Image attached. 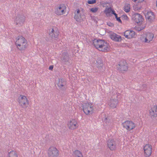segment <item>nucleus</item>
Segmentation results:
<instances>
[{"label":"nucleus","instance_id":"nucleus-1","mask_svg":"<svg viewBox=\"0 0 157 157\" xmlns=\"http://www.w3.org/2000/svg\"><path fill=\"white\" fill-rule=\"evenodd\" d=\"M94 45L98 50L104 52H108L110 50L109 44L104 40H93Z\"/></svg>","mask_w":157,"mask_h":157},{"label":"nucleus","instance_id":"nucleus-2","mask_svg":"<svg viewBox=\"0 0 157 157\" xmlns=\"http://www.w3.org/2000/svg\"><path fill=\"white\" fill-rule=\"evenodd\" d=\"M121 125L124 129L128 131L133 130L136 126L135 123L131 120H126L123 122Z\"/></svg>","mask_w":157,"mask_h":157},{"label":"nucleus","instance_id":"nucleus-3","mask_svg":"<svg viewBox=\"0 0 157 157\" xmlns=\"http://www.w3.org/2000/svg\"><path fill=\"white\" fill-rule=\"evenodd\" d=\"M83 112L86 115L92 114L94 111V105L92 103L87 102L84 103L82 106Z\"/></svg>","mask_w":157,"mask_h":157},{"label":"nucleus","instance_id":"nucleus-4","mask_svg":"<svg viewBox=\"0 0 157 157\" xmlns=\"http://www.w3.org/2000/svg\"><path fill=\"white\" fill-rule=\"evenodd\" d=\"M85 17V13L83 9L80 8L76 10L75 12L74 18L76 21L81 22Z\"/></svg>","mask_w":157,"mask_h":157},{"label":"nucleus","instance_id":"nucleus-5","mask_svg":"<svg viewBox=\"0 0 157 157\" xmlns=\"http://www.w3.org/2000/svg\"><path fill=\"white\" fill-rule=\"evenodd\" d=\"M18 102L20 106L22 108L25 109L29 105V101L26 97L21 95L18 98Z\"/></svg>","mask_w":157,"mask_h":157},{"label":"nucleus","instance_id":"nucleus-6","mask_svg":"<svg viewBox=\"0 0 157 157\" xmlns=\"http://www.w3.org/2000/svg\"><path fill=\"white\" fill-rule=\"evenodd\" d=\"M67 7L64 4H60L56 6L55 9V13L58 15H61L66 12Z\"/></svg>","mask_w":157,"mask_h":157},{"label":"nucleus","instance_id":"nucleus-7","mask_svg":"<svg viewBox=\"0 0 157 157\" xmlns=\"http://www.w3.org/2000/svg\"><path fill=\"white\" fill-rule=\"evenodd\" d=\"M48 157H58L59 154V151L55 147L51 146L47 151Z\"/></svg>","mask_w":157,"mask_h":157},{"label":"nucleus","instance_id":"nucleus-8","mask_svg":"<svg viewBox=\"0 0 157 157\" xmlns=\"http://www.w3.org/2000/svg\"><path fill=\"white\" fill-rule=\"evenodd\" d=\"M15 44L17 48L21 51L25 50L28 46L26 40H16Z\"/></svg>","mask_w":157,"mask_h":157},{"label":"nucleus","instance_id":"nucleus-9","mask_svg":"<svg viewBox=\"0 0 157 157\" xmlns=\"http://www.w3.org/2000/svg\"><path fill=\"white\" fill-rule=\"evenodd\" d=\"M25 20V17L22 14L17 15L14 19V22L19 26H22L24 24Z\"/></svg>","mask_w":157,"mask_h":157},{"label":"nucleus","instance_id":"nucleus-10","mask_svg":"<svg viewBox=\"0 0 157 157\" xmlns=\"http://www.w3.org/2000/svg\"><path fill=\"white\" fill-rule=\"evenodd\" d=\"M144 155L145 157H149L152 152V145L149 144H145L143 147Z\"/></svg>","mask_w":157,"mask_h":157},{"label":"nucleus","instance_id":"nucleus-11","mask_svg":"<svg viewBox=\"0 0 157 157\" xmlns=\"http://www.w3.org/2000/svg\"><path fill=\"white\" fill-rule=\"evenodd\" d=\"M67 126L71 130H74L78 127L77 121L75 119H72L70 120L67 123Z\"/></svg>","mask_w":157,"mask_h":157},{"label":"nucleus","instance_id":"nucleus-12","mask_svg":"<svg viewBox=\"0 0 157 157\" xmlns=\"http://www.w3.org/2000/svg\"><path fill=\"white\" fill-rule=\"evenodd\" d=\"M118 69L122 72L128 70V64L125 61H121L117 67Z\"/></svg>","mask_w":157,"mask_h":157},{"label":"nucleus","instance_id":"nucleus-13","mask_svg":"<svg viewBox=\"0 0 157 157\" xmlns=\"http://www.w3.org/2000/svg\"><path fill=\"white\" fill-rule=\"evenodd\" d=\"M49 35L52 38H56L59 36V32L58 29L54 27L49 30Z\"/></svg>","mask_w":157,"mask_h":157},{"label":"nucleus","instance_id":"nucleus-14","mask_svg":"<svg viewBox=\"0 0 157 157\" xmlns=\"http://www.w3.org/2000/svg\"><path fill=\"white\" fill-rule=\"evenodd\" d=\"M149 116L151 117H157V105H155L151 107L148 110Z\"/></svg>","mask_w":157,"mask_h":157},{"label":"nucleus","instance_id":"nucleus-15","mask_svg":"<svg viewBox=\"0 0 157 157\" xmlns=\"http://www.w3.org/2000/svg\"><path fill=\"white\" fill-rule=\"evenodd\" d=\"M145 16L147 22L152 23L154 21L155 16L153 12L148 11L145 14Z\"/></svg>","mask_w":157,"mask_h":157},{"label":"nucleus","instance_id":"nucleus-16","mask_svg":"<svg viewBox=\"0 0 157 157\" xmlns=\"http://www.w3.org/2000/svg\"><path fill=\"white\" fill-rule=\"evenodd\" d=\"M132 19L134 21L137 23H141L144 20L142 16L137 13H134L133 15Z\"/></svg>","mask_w":157,"mask_h":157},{"label":"nucleus","instance_id":"nucleus-17","mask_svg":"<svg viewBox=\"0 0 157 157\" xmlns=\"http://www.w3.org/2000/svg\"><path fill=\"white\" fill-rule=\"evenodd\" d=\"M107 146L109 149L111 151L115 150L116 148V142L112 139H109L108 140Z\"/></svg>","mask_w":157,"mask_h":157},{"label":"nucleus","instance_id":"nucleus-18","mask_svg":"<svg viewBox=\"0 0 157 157\" xmlns=\"http://www.w3.org/2000/svg\"><path fill=\"white\" fill-rule=\"evenodd\" d=\"M124 36L127 39L133 38L136 35L135 32L132 30H127L124 33Z\"/></svg>","mask_w":157,"mask_h":157},{"label":"nucleus","instance_id":"nucleus-19","mask_svg":"<svg viewBox=\"0 0 157 157\" xmlns=\"http://www.w3.org/2000/svg\"><path fill=\"white\" fill-rule=\"evenodd\" d=\"M118 101L117 99H111L108 103V105L112 108H117Z\"/></svg>","mask_w":157,"mask_h":157},{"label":"nucleus","instance_id":"nucleus-20","mask_svg":"<svg viewBox=\"0 0 157 157\" xmlns=\"http://www.w3.org/2000/svg\"><path fill=\"white\" fill-rule=\"evenodd\" d=\"M154 37L153 34L151 33L144 34L143 35V38L144 39H152Z\"/></svg>","mask_w":157,"mask_h":157},{"label":"nucleus","instance_id":"nucleus-21","mask_svg":"<svg viewBox=\"0 0 157 157\" xmlns=\"http://www.w3.org/2000/svg\"><path fill=\"white\" fill-rule=\"evenodd\" d=\"M114 11L111 7H106L104 10V12L106 16H109L113 14V12Z\"/></svg>","mask_w":157,"mask_h":157},{"label":"nucleus","instance_id":"nucleus-22","mask_svg":"<svg viewBox=\"0 0 157 157\" xmlns=\"http://www.w3.org/2000/svg\"><path fill=\"white\" fill-rule=\"evenodd\" d=\"M109 36L111 39H121L120 36L114 33H110Z\"/></svg>","mask_w":157,"mask_h":157},{"label":"nucleus","instance_id":"nucleus-23","mask_svg":"<svg viewBox=\"0 0 157 157\" xmlns=\"http://www.w3.org/2000/svg\"><path fill=\"white\" fill-rule=\"evenodd\" d=\"M7 157H18V155L15 151L11 150L8 153Z\"/></svg>","mask_w":157,"mask_h":157},{"label":"nucleus","instance_id":"nucleus-24","mask_svg":"<svg viewBox=\"0 0 157 157\" xmlns=\"http://www.w3.org/2000/svg\"><path fill=\"white\" fill-rule=\"evenodd\" d=\"M73 156L74 157H83L82 152L78 150L73 151Z\"/></svg>","mask_w":157,"mask_h":157},{"label":"nucleus","instance_id":"nucleus-25","mask_svg":"<svg viewBox=\"0 0 157 157\" xmlns=\"http://www.w3.org/2000/svg\"><path fill=\"white\" fill-rule=\"evenodd\" d=\"M133 8L135 11H139L142 8V6L140 3H138V4H135L133 6Z\"/></svg>","mask_w":157,"mask_h":157},{"label":"nucleus","instance_id":"nucleus-26","mask_svg":"<svg viewBox=\"0 0 157 157\" xmlns=\"http://www.w3.org/2000/svg\"><path fill=\"white\" fill-rule=\"evenodd\" d=\"M130 5L128 4H126L124 7V10L126 13L129 12L130 11Z\"/></svg>","mask_w":157,"mask_h":157},{"label":"nucleus","instance_id":"nucleus-27","mask_svg":"<svg viewBox=\"0 0 157 157\" xmlns=\"http://www.w3.org/2000/svg\"><path fill=\"white\" fill-rule=\"evenodd\" d=\"M64 82L63 80L62 79H59V83L58 84V86L60 87H63L64 85V84L63 83Z\"/></svg>","mask_w":157,"mask_h":157},{"label":"nucleus","instance_id":"nucleus-28","mask_svg":"<svg viewBox=\"0 0 157 157\" xmlns=\"http://www.w3.org/2000/svg\"><path fill=\"white\" fill-rule=\"evenodd\" d=\"M145 26H143V27H140L139 25L137 26L136 27V29L137 31H140L143 30L145 28Z\"/></svg>","mask_w":157,"mask_h":157},{"label":"nucleus","instance_id":"nucleus-29","mask_svg":"<svg viewBox=\"0 0 157 157\" xmlns=\"http://www.w3.org/2000/svg\"><path fill=\"white\" fill-rule=\"evenodd\" d=\"M98 7L92 8L90 9V11L93 13H94L96 12L98 10Z\"/></svg>","mask_w":157,"mask_h":157},{"label":"nucleus","instance_id":"nucleus-30","mask_svg":"<svg viewBox=\"0 0 157 157\" xmlns=\"http://www.w3.org/2000/svg\"><path fill=\"white\" fill-rule=\"evenodd\" d=\"M88 3L90 4H92L95 3L96 2V0H90L88 1Z\"/></svg>","mask_w":157,"mask_h":157},{"label":"nucleus","instance_id":"nucleus-31","mask_svg":"<svg viewBox=\"0 0 157 157\" xmlns=\"http://www.w3.org/2000/svg\"><path fill=\"white\" fill-rule=\"evenodd\" d=\"M134 2H136V1H138V3H140L144 1V0H132Z\"/></svg>","mask_w":157,"mask_h":157},{"label":"nucleus","instance_id":"nucleus-32","mask_svg":"<svg viewBox=\"0 0 157 157\" xmlns=\"http://www.w3.org/2000/svg\"><path fill=\"white\" fill-rule=\"evenodd\" d=\"M25 39V38H24L22 36H18L16 39Z\"/></svg>","mask_w":157,"mask_h":157},{"label":"nucleus","instance_id":"nucleus-33","mask_svg":"<svg viewBox=\"0 0 157 157\" xmlns=\"http://www.w3.org/2000/svg\"><path fill=\"white\" fill-rule=\"evenodd\" d=\"M113 14L115 15L116 19L118 17L117 14L115 13V11L113 12Z\"/></svg>","mask_w":157,"mask_h":157},{"label":"nucleus","instance_id":"nucleus-34","mask_svg":"<svg viewBox=\"0 0 157 157\" xmlns=\"http://www.w3.org/2000/svg\"><path fill=\"white\" fill-rule=\"evenodd\" d=\"M53 68V65H51L49 67V69L50 70H52Z\"/></svg>","mask_w":157,"mask_h":157},{"label":"nucleus","instance_id":"nucleus-35","mask_svg":"<svg viewBox=\"0 0 157 157\" xmlns=\"http://www.w3.org/2000/svg\"><path fill=\"white\" fill-rule=\"evenodd\" d=\"M117 20L118 21V22L121 23V21L120 18V17H117L116 18Z\"/></svg>","mask_w":157,"mask_h":157},{"label":"nucleus","instance_id":"nucleus-36","mask_svg":"<svg viewBox=\"0 0 157 157\" xmlns=\"http://www.w3.org/2000/svg\"><path fill=\"white\" fill-rule=\"evenodd\" d=\"M107 25L109 26H113V25L111 23H108Z\"/></svg>","mask_w":157,"mask_h":157},{"label":"nucleus","instance_id":"nucleus-37","mask_svg":"<svg viewBox=\"0 0 157 157\" xmlns=\"http://www.w3.org/2000/svg\"><path fill=\"white\" fill-rule=\"evenodd\" d=\"M150 41V40H145L144 41V43H149Z\"/></svg>","mask_w":157,"mask_h":157},{"label":"nucleus","instance_id":"nucleus-38","mask_svg":"<svg viewBox=\"0 0 157 157\" xmlns=\"http://www.w3.org/2000/svg\"><path fill=\"white\" fill-rule=\"evenodd\" d=\"M115 40L116 41H119V40Z\"/></svg>","mask_w":157,"mask_h":157},{"label":"nucleus","instance_id":"nucleus-39","mask_svg":"<svg viewBox=\"0 0 157 157\" xmlns=\"http://www.w3.org/2000/svg\"><path fill=\"white\" fill-rule=\"evenodd\" d=\"M125 17L126 18H128V17L127 16H126Z\"/></svg>","mask_w":157,"mask_h":157}]
</instances>
